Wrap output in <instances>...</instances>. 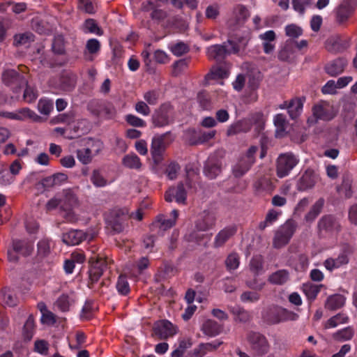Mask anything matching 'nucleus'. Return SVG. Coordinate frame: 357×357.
Instances as JSON below:
<instances>
[{
  "label": "nucleus",
  "instance_id": "1",
  "mask_svg": "<svg viewBox=\"0 0 357 357\" xmlns=\"http://www.w3.org/2000/svg\"><path fill=\"white\" fill-rule=\"evenodd\" d=\"M248 44V40L244 37L235 39H229L221 45L209 46L206 50V54L209 59L215 60L218 62L222 61L227 55L238 54L241 50H244Z\"/></svg>",
  "mask_w": 357,
  "mask_h": 357
},
{
  "label": "nucleus",
  "instance_id": "2",
  "mask_svg": "<svg viewBox=\"0 0 357 357\" xmlns=\"http://www.w3.org/2000/svg\"><path fill=\"white\" fill-rule=\"evenodd\" d=\"M262 319L268 325H276L289 321H296L298 315L280 305L272 304L262 312Z\"/></svg>",
  "mask_w": 357,
  "mask_h": 357
},
{
  "label": "nucleus",
  "instance_id": "3",
  "mask_svg": "<svg viewBox=\"0 0 357 357\" xmlns=\"http://www.w3.org/2000/svg\"><path fill=\"white\" fill-rule=\"evenodd\" d=\"M175 119L174 106L169 102L161 104L151 116V123L154 128H164L172 124Z\"/></svg>",
  "mask_w": 357,
  "mask_h": 357
},
{
  "label": "nucleus",
  "instance_id": "4",
  "mask_svg": "<svg viewBox=\"0 0 357 357\" xmlns=\"http://www.w3.org/2000/svg\"><path fill=\"white\" fill-rule=\"evenodd\" d=\"M247 341L256 356H264L270 351L271 344L267 337L259 332L250 331L247 334Z\"/></svg>",
  "mask_w": 357,
  "mask_h": 357
},
{
  "label": "nucleus",
  "instance_id": "5",
  "mask_svg": "<svg viewBox=\"0 0 357 357\" xmlns=\"http://www.w3.org/2000/svg\"><path fill=\"white\" fill-rule=\"evenodd\" d=\"M3 83L15 93H19L28 83L26 76L13 69L4 70L1 75Z\"/></svg>",
  "mask_w": 357,
  "mask_h": 357
},
{
  "label": "nucleus",
  "instance_id": "6",
  "mask_svg": "<svg viewBox=\"0 0 357 357\" xmlns=\"http://www.w3.org/2000/svg\"><path fill=\"white\" fill-rule=\"evenodd\" d=\"M296 223L292 220H289L281 225L275 231L273 241V247L281 248L288 244L296 231Z\"/></svg>",
  "mask_w": 357,
  "mask_h": 357
},
{
  "label": "nucleus",
  "instance_id": "7",
  "mask_svg": "<svg viewBox=\"0 0 357 357\" xmlns=\"http://www.w3.org/2000/svg\"><path fill=\"white\" fill-rule=\"evenodd\" d=\"M356 6L354 0H343L333 10L335 22L340 26H344L354 15Z\"/></svg>",
  "mask_w": 357,
  "mask_h": 357
},
{
  "label": "nucleus",
  "instance_id": "8",
  "mask_svg": "<svg viewBox=\"0 0 357 357\" xmlns=\"http://www.w3.org/2000/svg\"><path fill=\"white\" fill-rule=\"evenodd\" d=\"M257 151V146H252L246 153L239 158L232 169L235 177H241L250 170L255 162V154Z\"/></svg>",
  "mask_w": 357,
  "mask_h": 357
},
{
  "label": "nucleus",
  "instance_id": "9",
  "mask_svg": "<svg viewBox=\"0 0 357 357\" xmlns=\"http://www.w3.org/2000/svg\"><path fill=\"white\" fill-rule=\"evenodd\" d=\"M298 162L299 159L292 153L280 154L277 160V176L279 178L288 176Z\"/></svg>",
  "mask_w": 357,
  "mask_h": 357
},
{
  "label": "nucleus",
  "instance_id": "10",
  "mask_svg": "<svg viewBox=\"0 0 357 357\" xmlns=\"http://www.w3.org/2000/svg\"><path fill=\"white\" fill-rule=\"evenodd\" d=\"M174 137L170 131L155 135L151 142V153L154 160H160L166 148L172 142Z\"/></svg>",
  "mask_w": 357,
  "mask_h": 357
},
{
  "label": "nucleus",
  "instance_id": "11",
  "mask_svg": "<svg viewBox=\"0 0 357 357\" xmlns=\"http://www.w3.org/2000/svg\"><path fill=\"white\" fill-rule=\"evenodd\" d=\"M107 259L97 257L95 260L91 259V265L89 269V281L87 287L93 289L94 284L99 280L104 271L107 268Z\"/></svg>",
  "mask_w": 357,
  "mask_h": 357
},
{
  "label": "nucleus",
  "instance_id": "12",
  "mask_svg": "<svg viewBox=\"0 0 357 357\" xmlns=\"http://www.w3.org/2000/svg\"><path fill=\"white\" fill-rule=\"evenodd\" d=\"M319 232L322 234H333L340 231V223L333 215H325L319 220L317 225Z\"/></svg>",
  "mask_w": 357,
  "mask_h": 357
},
{
  "label": "nucleus",
  "instance_id": "13",
  "mask_svg": "<svg viewBox=\"0 0 357 357\" xmlns=\"http://www.w3.org/2000/svg\"><path fill=\"white\" fill-rule=\"evenodd\" d=\"M312 111L313 118L307 119L309 123H316L318 120L330 121L334 117L332 107L326 102L314 105Z\"/></svg>",
  "mask_w": 357,
  "mask_h": 357
},
{
  "label": "nucleus",
  "instance_id": "14",
  "mask_svg": "<svg viewBox=\"0 0 357 357\" xmlns=\"http://www.w3.org/2000/svg\"><path fill=\"white\" fill-rule=\"evenodd\" d=\"M352 253L351 248L346 245L343 247L341 252L335 259L328 258L324 261V266L328 271L340 268L341 266L347 264L349 261V256Z\"/></svg>",
  "mask_w": 357,
  "mask_h": 357
},
{
  "label": "nucleus",
  "instance_id": "15",
  "mask_svg": "<svg viewBox=\"0 0 357 357\" xmlns=\"http://www.w3.org/2000/svg\"><path fill=\"white\" fill-rule=\"evenodd\" d=\"M77 75L71 71H63L61 73L56 87L63 92L73 91L77 84Z\"/></svg>",
  "mask_w": 357,
  "mask_h": 357
},
{
  "label": "nucleus",
  "instance_id": "16",
  "mask_svg": "<svg viewBox=\"0 0 357 357\" xmlns=\"http://www.w3.org/2000/svg\"><path fill=\"white\" fill-rule=\"evenodd\" d=\"M216 223V216L212 211L204 210L195 222V228L202 231L212 229Z\"/></svg>",
  "mask_w": 357,
  "mask_h": 357
},
{
  "label": "nucleus",
  "instance_id": "17",
  "mask_svg": "<svg viewBox=\"0 0 357 357\" xmlns=\"http://www.w3.org/2000/svg\"><path fill=\"white\" fill-rule=\"evenodd\" d=\"M153 331L154 335L160 340H167L176 333L174 325L167 319L156 322L153 326Z\"/></svg>",
  "mask_w": 357,
  "mask_h": 357
},
{
  "label": "nucleus",
  "instance_id": "18",
  "mask_svg": "<svg viewBox=\"0 0 357 357\" xmlns=\"http://www.w3.org/2000/svg\"><path fill=\"white\" fill-rule=\"evenodd\" d=\"M326 50L331 53H340L345 51L349 46V40L341 35L330 36L326 41Z\"/></svg>",
  "mask_w": 357,
  "mask_h": 357
},
{
  "label": "nucleus",
  "instance_id": "19",
  "mask_svg": "<svg viewBox=\"0 0 357 357\" xmlns=\"http://www.w3.org/2000/svg\"><path fill=\"white\" fill-rule=\"evenodd\" d=\"M222 161L217 154L209 155L205 162L204 173L210 179L215 178L221 172Z\"/></svg>",
  "mask_w": 357,
  "mask_h": 357
},
{
  "label": "nucleus",
  "instance_id": "20",
  "mask_svg": "<svg viewBox=\"0 0 357 357\" xmlns=\"http://www.w3.org/2000/svg\"><path fill=\"white\" fill-rule=\"evenodd\" d=\"M250 17L248 9L242 4H238L233 8L232 16L228 20L229 26H239L243 25Z\"/></svg>",
  "mask_w": 357,
  "mask_h": 357
},
{
  "label": "nucleus",
  "instance_id": "21",
  "mask_svg": "<svg viewBox=\"0 0 357 357\" xmlns=\"http://www.w3.org/2000/svg\"><path fill=\"white\" fill-rule=\"evenodd\" d=\"M237 232V226L236 225H228L220 230L215 235L213 241V248H219L232 238Z\"/></svg>",
  "mask_w": 357,
  "mask_h": 357
},
{
  "label": "nucleus",
  "instance_id": "22",
  "mask_svg": "<svg viewBox=\"0 0 357 357\" xmlns=\"http://www.w3.org/2000/svg\"><path fill=\"white\" fill-rule=\"evenodd\" d=\"M187 192L183 183H179L176 187L169 188L165 193V199L172 202L174 199L178 204H185Z\"/></svg>",
  "mask_w": 357,
  "mask_h": 357
},
{
  "label": "nucleus",
  "instance_id": "23",
  "mask_svg": "<svg viewBox=\"0 0 357 357\" xmlns=\"http://www.w3.org/2000/svg\"><path fill=\"white\" fill-rule=\"evenodd\" d=\"M128 217L125 214L116 213L107 220V227L111 229V234L114 235L122 232L126 225Z\"/></svg>",
  "mask_w": 357,
  "mask_h": 357
},
{
  "label": "nucleus",
  "instance_id": "24",
  "mask_svg": "<svg viewBox=\"0 0 357 357\" xmlns=\"http://www.w3.org/2000/svg\"><path fill=\"white\" fill-rule=\"evenodd\" d=\"M91 112L97 117L105 116L110 118L114 114L112 105L102 101H97L89 105Z\"/></svg>",
  "mask_w": 357,
  "mask_h": 357
},
{
  "label": "nucleus",
  "instance_id": "25",
  "mask_svg": "<svg viewBox=\"0 0 357 357\" xmlns=\"http://www.w3.org/2000/svg\"><path fill=\"white\" fill-rule=\"evenodd\" d=\"M86 234L79 229H72L63 235V241L68 245H78L86 238Z\"/></svg>",
  "mask_w": 357,
  "mask_h": 357
},
{
  "label": "nucleus",
  "instance_id": "26",
  "mask_svg": "<svg viewBox=\"0 0 357 357\" xmlns=\"http://www.w3.org/2000/svg\"><path fill=\"white\" fill-rule=\"evenodd\" d=\"M12 248L23 257L31 255L33 250V244L26 239H13L11 243Z\"/></svg>",
  "mask_w": 357,
  "mask_h": 357
},
{
  "label": "nucleus",
  "instance_id": "27",
  "mask_svg": "<svg viewBox=\"0 0 357 357\" xmlns=\"http://www.w3.org/2000/svg\"><path fill=\"white\" fill-rule=\"evenodd\" d=\"M251 129V123L248 119H243L231 123L227 130V135L232 136L241 133H246Z\"/></svg>",
  "mask_w": 357,
  "mask_h": 357
},
{
  "label": "nucleus",
  "instance_id": "28",
  "mask_svg": "<svg viewBox=\"0 0 357 357\" xmlns=\"http://www.w3.org/2000/svg\"><path fill=\"white\" fill-rule=\"evenodd\" d=\"M347 64V61L345 59L337 58L326 65V73L330 76L335 77L344 71Z\"/></svg>",
  "mask_w": 357,
  "mask_h": 357
},
{
  "label": "nucleus",
  "instance_id": "29",
  "mask_svg": "<svg viewBox=\"0 0 357 357\" xmlns=\"http://www.w3.org/2000/svg\"><path fill=\"white\" fill-rule=\"evenodd\" d=\"M202 232L203 231L195 228L186 235V239L190 242H194L198 245H203L204 247H207L208 243L211 238L212 234H204Z\"/></svg>",
  "mask_w": 357,
  "mask_h": 357
},
{
  "label": "nucleus",
  "instance_id": "30",
  "mask_svg": "<svg viewBox=\"0 0 357 357\" xmlns=\"http://www.w3.org/2000/svg\"><path fill=\"white\" fill-rule=\"evenodd\" d=\"M222 343V341L218 340H215L211 342L201 343L197 347L193 349V356L195 357H203L208 352L215 351Z\"/></svg>",
  "mask_w": 357,
  "mask_h": 357
},
{
  "label": "nucleus",
  "instance_id": "31",
  "mask_svg": "<svg viewBox=\"0 0 357 357\" xmlns=\"http://www.w3.org/2000/svg\"><path fill=\"white\" fill-rule=\"evenodd\" d=\"M60 199V208H73L77 204V197L70 189L63 190L61 193L58 194Z\"/></svg>",
  "mask_w": 357,
  "mask_h": 357
},
{
  "label": "nucleus",
  "instance_id": "32",
  "mask_svg": "<svg viewBox=\"0 0 357 357\" xmlns=\"http://www.w3.org/2000/svg\"><path fill=\"white\" fill-rule=\"evenodd\" d=\"M101 45L96 38H91L86 41L84 55L87 61H93V55L97 54L100 50Z\"/></svg>",
  "mask_w": 357,
  "mask_h": 357
},
{
  "label": "nucleus",
  "instance_id": "33",
  "mask_svg": "<svg viewBox=\"0 0 357 357\" xmlns=\"http://www.w3.org/2000/svg\"><path fill=\"white\" fill-rule=\"evenodd\" d=\"M303 100L301 98L292 99L287 106L288 113L291 119H296L302 112L303 107Z\"/></svg>",
  "mask_w": 357,
  "mask_h": 357
},
{
  "label": "nucleus",
  "instance_id": "34",
  "mask_svg": "<svg viewBox=\"0 0 357 357\" xmlns=\"http://www.w3.org/2000/svg\"><path fill=\"white\" fill-rule=\"evenodd\" d=\"M222 330V327L218 322L212 319L206 320L202 325V331L210 337L218 335Z\"/></svg>",
  "mask_w": 357,
  "mask_h": 357
},
{
  "label": "nucleus",
  "instance_id": "35",
  "mask_svg": "<svg viewBox=\"0 0 357 357\" xmlns=\"http://www.w3.org/2000/svg\"><path fill=\"white\" fill-rule=\"evenodd\" d=\"M315 184V179L312 172L305 171L299 178L297 189L299 191H305L312 188Z\"/></svg>",
  "mask_w": 357,
  "mask_h": 357
},
{
  "label": "nucleus",
  "instance_id": "36",
  "mask_svg": "<svg viewBox=\"0 0 357 357\" xmlns=\"http://www.w3.org/2000/svg\"><path fill=\"white\" fill-rule=\"evenodd\" d=\"M346 298L341 294H334L327 298L325 303V308L334 311L344 306Z\"/></svg>",
  "mask_w": 357,
  "mask_h": 357
},
{
  "label": "nucleus",
  "instance_id": "37",
  "mask_svg": "<svg viewBox=\"0 0 357 357\" xmlns=\"http://www.w3.org/2000/svg\"><path fill=\"white\" fill-rule=\"evenodd\" d=\"M90 181L96 188H105L112 183V181H108L103 176L100 169H95L93 170L90 176Z\"/></svg>",
  "mask_w": 357,
  "mask_h": 357
},
{
  "label": "nucleus",
  "instance_id": "38",
  "mask_svg": "<svg viewBox=\"0 0 357 357\" xmlns=\"http://www.w3.org/2000/svg\"><path fill=\"white\" fill-rule=\"evenodd\" d=\"M289 278V273L287 270L282 269L273 273L268 277V282L276 285H282Z\"/></svg>",
  "mask_w": 357,
  "mask_h": 357
},
{
  "label": "nucleus",
  "instance_id": "39",
  "mask_svg": "<svg viewBox=\"0 0 357 357\" xmlns=\"http://www.w3.org/2000/svg\"><path fill=\"white\" fill-rule=\"evenodd\" d=\"M295 47V41L292 39H288L286 40L284 46L278 53V59L282 61H287L290 59L291 56L294 53V49Z\"/></svg>",
  "mask_w": 357,
  "mask_h": 357
},
{
  "label": "nucleus",
  "instance_id": "40",
  "mask_svg": "<svg viewBox=\"0 0 357 357\" xmlns=\"http://www.w3.org/2000/svg\"><path fill=\"white\" fill-rule=\"evenodd\" d=\"M355 331L352 326H347L337 331L332 335L333 340L338 342H344L353 338Z\"/></svg>",
  "mask_w": 357,
  "mask_h": 357
},
{
  "label": "nucleus",
  "instance_id": "41",
  "mask_svg": "<svg viewBox=\"0 0 357 357\" xmlns=\"http://www.w3.org/2000/svg\"><path fill=\"white\" fill-rule=\"evenodd\" d=\"M35 321L32 314L26 319L22 329V336L25 342H29L35 333Z\"/></svg>",
  "mask_w": 357,
  "mask_h": 357
},
{
  "label": "nucleus",
  "instance_id": "42",
  "mask_svg": "<svg viewBox=\"0 0 357 357\" xmlns=\"http://www.w3.org/2000/svg\"><path fill=\"white\" fill-rule=\"evenodd\" d=\"M122 164L127 168L139 169L142 167L140 158L134 153L126 155L122 159Z\"/></svg>",
  "mask_w": 357,
  "mask_h": 357
},
{
  "label": "nucleus",
  "instance_id": "43",
  "mask_svg": "<svg viewBox=\"0 0 357 357\" xmlns=\"http://www.w3.org/2000/svg\"><path fill=\"white\" fill-rule=\"evenodd\" d=\"M321 287V284L317 285L311 282H307L303 284L302 289L307 298L309 301H312L317 298Z\"/></svg>",
  "mask_w": 357,
  "mask_h": 357
},
{
  "label": "nucleus",
  "instance_id": "44",
  "mask_svg": "<svg viewBox=\"0 0 357 357\" xmlns=\"http://www.w3.org/2000/svg\"><path fill=\"white\" fill-rule=\"evenodd\" d=\"M324 204V200L322 198L319 199L312 206L310 211L305 215V220L307 222L314 221L319 214L321 212Z\"/></svg>",
  "mask_w": 357,
  "mask_h": 357
},
{
  "label": "nucleus",
  "instance_id": "45",
  "mask_svg": "<svg viewBox=\"0 0 357 357\" xmlns=\"http://www.w3.org/2000/svg\"><path fill=\"white\" fill-rule=\"evenodd\" d=\"M349 317L344 313H338L335 316L331 317L324 324L326 329L335 328L342 324H347L349 322Z\"/></svg>",
  "mask_w": 357,
  "mask_h": 357
},
{
  "label": "nucleus",
  "instance_id": "46",
  "mask_svg": "<svg viewBox=\"0 0 357 357\" xmlns=\"http://www.w3.org/2000/svg\"><path fill=\"white\" fill-rule=\"evenodd\" d=\"M175 225L174 220L167 218L164 215L157 216L155 221L153 223V227L158 228L161 231H166Z\"/></svg>",
  "mask_w": 357,
  "mask_h": 357
},
{
  "label": "nucleus",
  "instance_id": "47",
  "mask_svg": "<svg viewBox=\"0 0 357 357\" xmlns=\"http://www.w3.org/2000/svg\"><path fill=\"white\" fill-rule=\"evenodd\" d=\"M280 214V211H278L275 209L269 210L266 215L265 220L259 223V229L264 230L266 227L273 225L278 220Z\"/></svg>",
  "mask_w": 357,
  "mask_h": 357
},
{
  "label": "nucleus",
  "instance_id": "48",
  "mask_svg": "<svg viewBox=\"0 0 357 357\" xmlns=\"http://www.w3.org/2000/svg\"><path fill=\"white\" fill-rule=\"evenodd\" d=\"M0 296L2 298L5 304L9 307H15L17 305V298L13 294L9 288L3 287L0 291Z\"/></svg>",
  "mask_w": 357,
  "mask_h": 357
},
{
  "label": "nucleus",
  "instance_id": "49",
  "mask_svg": "<svg viewBox=\"0 0 357 357\" xmlns=\"http://www.w3.org/2000/svg\"><path fill=\"white\" fill-rule=\"evenodd\" d=\"M17 120L23 121L26 119H30L34 121H38L40 117L33 110L28 107H24L16 111Z\"/></svg>",
  "mask_w": 357,
  "mask_h": 357
},
{
  "label": "nucleus",
  "instance_id": "50",
  "mask_svg": "<svg viewBox=\"0 0 357 357\" xmlns=\"http://www.w3.org/2000/svg\"><path fill=\"white\" fill-rule=\"evenodd\" d=\"M229 73L225 67L222 66H214L209 73L206 75V79H224L227 77Z\"/></svg>",
  "mask_w": 357,
  "mask_h": 357
},
{
  "label": "nucleus",
  "instance_id": "51",
  "mask_svg": "<svg viewBox=\"0 0 357 357\" xmlns=\"http://www.w3.org/2000/svg\"><path fill=\"white\" fill-rule=\"evenodd\" d=\"M34 35L31 32L15 34L14 36L13 44L17 47L26 45L34 41Z\"/></svg>",
  "mask_w": 357,
  "mask_h": 357
},
{
  "label": "nucleus",
  "instance_id": "52",
  "mask_svg": "<svg viewBox=\"0 0 357 357\" xmlns=\"http://www.w3.org/2000/svg\"><path fill=\"white\" fill-rule=\"evenodd\" d=\"M116 288L118 293L121 296H127L130 291V285L125 275H120L118 278Z\"/></svg>",
  "mask_w": 357,
  "mask_h": 357
},
{
  "label": "nucleus",
  "instance_id": "53",
  "mask_svg": "<svg viewBox=\"0 0 357 357\" xmlns=\"http://www.w3.org/2000/svg\"><path fill=\"white\" fill-rule=\"evenodd\" d=\"M252 124L255 126V130L260 132L264 128L266 118L262 112H258L251 115L250 119H248Z\"/></svg>",
  "mask_w": 357,
  "mask_h": 357
},
{
  "label": "nucleus",
  "instance_id": "54",
  "mask_svg": "<svg viewBox=\"0 0 357 357\" xmlns=\"http://www.w3.org/2000/svg\"><path fill=\"white\" fill-rule=\"evenodd\" d=\"M52 50L54 54L58 55L66 53L65 40L62 36L59 35L54 37L52 44Z\"/></svg>",
  "mask_w": 357,
  "mask_h": 357
},
{
  "label": "nucleus",
  "instance_id": "55",
  "mask_svg": "<svg viewBox=\"0 0 357 357\" xmlns=\"http://www.w3.org/2000/svg\"><path fill=\"white\" fill-rule=\"evenodd\" d=\"M38 256L40 258L47 257L50 252V241L48 238L40 240L37 243Z\"/></svg>",
  "mask_w": 357,
  "mask_h": 357
},
{
  "label": "nucleus",
  "instance_id": "56",
  "mask_svg": "<svg viewBox=\"0 0 357 357\" xmlns=\"http://www.w3.org/2000/svg\"><path fill=\"white\" fill-rule=\"evenodd\" d=\"M337 192L340 195H344L346 198H350L352 195L351 181L349 178H344L340 186L337 187Z\"/></svg>",
  "mask_w": 357,
  "mask_h": 357
},
{
  "label": "nucleus",
  "instance_id": "57",
  "mask_svg": "<svg viewBox=\"0 0 357 357\" xmlns=\"http://www.w3.org/2000/svg\"><path fill=\"white\" fill-rule=\"evenodd\" d=\"M93 156V154L92 153V150L90 148L78 149L77 151V157L84 165L89 164L92 160Z\"/></svg>",
  "mask_w": 357,
  "mask_h": 357
},
{
  "label": "nucleus",
  "instance_id": "58",
  "mask_svg": "<svg viewBox=\"0 0 357 357\" xmlns=\"http://www.w3.org/2000/svg\"><path fill=\"white\" fill-rule=\"evenodd\" d=\"M15 180V177L11 175L9 170L3 165H0V185H8Z\"/></svg>",
  "mask_w": 357,
  "mask_h": 357
},
{
  "label": "nucleus",
  "instance_id": "59",
  "mask_svg": "<svg viewBox=\"0 0 357 357\" xmlns=\"http://www.w3.org/2000/svg\"><path fill=\"white\" fill-rule=\"evenodd\" d=\"M231 312L235 315L236 321L246 323L251 319L250 312L241 307H234Z\"/></svg>",
  "mask_w": 357,
  "mask_h": 357
},
{
  "label": "nucleus",
  "instance_id": "60",
  "mask_svg": "<svg viewBox=\"0 0 357 357\" xmlns=\"http://www.w3.org/2000/svg\"><path fill=\"white\" fill-rule=\"evenodd\" d=\"M24 86L25 89L24 91L23 94V98L24 101H26L28 103H31L34 102L38 96V92L37 89L33 86L28 85V83Z\"/></svg>",
  "mask_w": 357,
  "mask_h": 357
},
{
  "label": "nucleus",
  "instance_id": "61",
  "mask_svg": "<svg viewBox=\"0 0 357 357\" xmlns=\"http://www.w3.org/2000/svg\"><path fill=\"white\" fill-rule=\"evenodd\" d=\"M263 258L261 255H256L252 258L250 263V267L251 271L254 273L255 276H257L263 269Z\"/></svg>",
  "mask_w": 357,
  "mask_h": 357
},
{
  "label": "nucleus",
  "instance_id": "62",
  "mask_svg": "<svg viewBox=\"0 0 357 357\" xmlns=\"http://www.w3.org/2000/svg\"><path fill=\"white\" fill-rule=\"evenodd\" d=\"M38 109L40 114L48 115L53 109V102L51 100L41 98L38 102Z\"/></svg>",
  "mask_w": 357,
  "mask_h": 357
},
{
  "label": "nucleus",
  "instance_id": "63",
  "mask_svg": "<svg viewBox=\"0 0 357 357\" xmlns=\"http://www.w3.org/2000/svg\"><path fill=\"white\" fill-rule=\"evenodd\" d=\"M197 101L203 109H209L211 107L209 93L206 91H202L197 94Z\"/></svg>",
  "mask_w": 357,
  "mask_h": 357
},
{
  "label": "nucleus",
  "instance_id": "64",
  "mask_svg": "<svg viewBox=\"0 0 357 357\" xmlns=\"http://www.w3.org/2000/svg\"><path fill=\"white\" fill-rule=\"evenodd\" d=\"M284 31L285 34L292 40L298 38L303 34V29L294 24L287 25L284 28Z\"/></svg>",
  "mask_w": 357,
  "mask_h": 357
}]
</instances>
